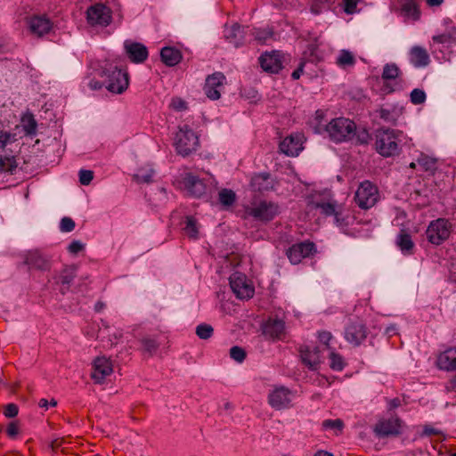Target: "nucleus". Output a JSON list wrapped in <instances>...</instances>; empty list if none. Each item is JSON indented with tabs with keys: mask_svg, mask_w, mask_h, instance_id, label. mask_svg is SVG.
Wrapping results in <instances>:
<instances>
[{
	"mask_svg": "<svg viewBox=\"0 0 456 456\" xmlns=\"http://www.w3.org/2000/svg\"><path fill=\"white\" fill-rule=\"evenodd\" d=\"M314 207L321 210L324 216H333L335 222L339 226L348 225L347 217L343 214V208L331 197L330 191H323L314 196L312 201Z\"/></svg>",
	"mask_w": 456,
	"mask_h": 456,
	"instance_id": "obj_1",
	"label": "nucleus"
},
{
	"mask_svg": "<svg viewBox=\"0 0 456 456\" xmlns=\"http://www.w3.org/2000/svg\"><path fill=\"white\" fill-rule=\"evenodd\" d=\"M376 150L384 157H391L400 152L399 143L403 132L394 129H379L376 135Z\"/></svg>",
	"mask_w": 456,
	"mask_h": 456,
	"instance_id": "obj_2",
	"label": "nucleus"
},
{
	"mask_svg": "<svg viewBox=\"0 0 456 456\" xmlns=\"http://www.w3.org/2000/svg\"><path fill=\"white\" fill-rule=\"evenodd\" d=\"M174 145L179 155L187 157L200 146L199 137L189 126L184 125L176 132Z\"/></svg>",
	"mask_w": 456,
	"mask_h": 456,
	"instance_id": "obj_3",
	"label": "nucleus"
},
{
	"mask_svg": "<svg viewBox=\"0 0 456 456\" xmlns=\"http://www.w3.org/2000/svg\"><path fill=\"white\" fill-rule=\"evenodd\" d=\"M355 124L345 118H333L326 126L330 140L336 142H341L350 140L355 133Z\"/></svg>",
	"mask_w": 456,
	"mask_h": 456,
	"instance_id": "obj_4",
	"label": "nucleus"
},
{
	"mask_svg": "<svg viewBox=\"0 0 456 456\" xmlns=\"http://www.w3.org/2000/svg\"><path fill=\"white\" fill-rule=\"evenodd\" d=\"M279 213L280 208L278 204L268 200L254 202L245 209V216H251L264 223L273 220Z\"/></svg>",
	"mask_w": 456,
	"mask_h": 456,
	"instance_id": "obj_5",
	"label": "nucleus"
},
{
	"mask_svg": "<svg viewBox=\"0 0 456 456\" xmlns=\"http://www.w3.org/2000/svg\"><path fill=\"white\" fill-rule=\"evenodd\" d=\"M452 231V224L448 219L437 218L428 224L427 239L430 243L438 246L449 239Z\"/></svg>",
	"mask_w": 456,
	"mask_h": 456,
	"instance_id": "obj_6",
	"label": "nucleus"
},
{
	"mask_svg": "<svg viewBox=\"0 0 456 456\" xmlns=\"http://www.w3.org/2000/svg\"><path fill=\"white\" fill-rule=\"evenodd\" d=\"M379 198L377 186L370 181L361 183L354 195L356 204L362 209L372 208L378 202Z\"/></svg>",
	"mask_w": 456,
	"mask_h": 456,
	"instance_id": "obj_7",
	"label": "nucleus"
},
{
	"mask_svg": "<svg viewBox=\"0 0 456 456\" xmlns=\"http://www.w3.org/2000/svg\"><path fill=\"white\" fill-rule=\"evenodd\" d=\"M344 333L348 343L358 346L367 338L369 330L363 321L356 317L349 319Z\"/></svg>",
	"mask_w": 456,
	"mask_h": 456,
	"instance_id": "obj_8",
	"label": "nucleus"
},
{
	"mask_svg": "<svg viewBox=\"0 0 456 456\" xmlns=\"http://www.w3.org/2000/svg\"><path fill=\"white\" fill-rule=\"evenodd\" d=\"M292 391L284 386H274L267 397L268 403L277 411L292 407Z\"/></svg>",
	"mask_w": 456,
	"mask_h": 456,
	"instance_id": "obj_9",
	"label": "nucleus"
},
{
	"mask_svg": "<svg viewBox=\"0 0 456 456\" xmlns=\"http://www.w3.org/2000/svg\"><path fill=\"white\" fill-rule=\"evenodd\" d=\"M403 421L397 416L380 419L373 428V432L379 437L397 436L402 433Z\"/></svg>",
	"mask_w": 456,
	"mask_h": 456,
	"instance_id": "obj_10",
	"label": "nucleus"
},
{
	"mask_svg": "<svg viewBox=\"0 0 456 456\" xmlns=\"http://www.w3.org/2000/svg\"><path fill=\"white\" fill-rule=\"evenodd\" d=\"M111 10L103 4H95L86 11V20L91 26L107 27L112 20Z\"/></svg>",
	"mask_w": 456,
	"mask_h": 456,
	"instance_id": "obj_11",
	"label": "nucleus"
},
{
	"mask_svg": "<svg viewBox=\"0 0 456 456\" xmlns=\"http://www.w3.org/2000/svg\"><path fill=\"white\" fill-rule=\"evenodd\" d=\"M113 370V362L110 358L98 356L93 362L91 379L96 384H102Z\"/></svg>",
	"mask_w": 456,
	"mask_h": 456,
	"instance_id": "obj_12",
	"label": "nucleus"
},
{
	"mask_svg": "<svg viewBox=\"0 0 456 456\" xmlns=\"http://www.w3.org/2000/svg\"><path fill=\"white\" fill-rule=\"evenodd\" d=\"M230 286L238 298L248 299L254 295V287L242 273H233L230 277Z\"/></svg>",
	"mask_w": 456,
	"mask_h": 456,
	"instance_id": "obj_13",
	"label": "nucleus"
},
{
	"mask_svg": "<svg viewBox=\"0 0 456 456\" xmlns=\"http://www.w3.org/2000/svg\"><path fill=\"white\" fill-rule=\"evenodd\" d=\"M108 77L109 83L107 89L110 92L114 94H122L127 89L129 80L126 71L115 67V69L108 74Z\"/></svg>",
	"mask_w": 456,
	"mask_h": 456,
	"instance_id": "obj_14",
	"label": "nucleus"
},
{
	"mask_svg": "<svg viewBox=\"0 0 456 456\" xmlns=\"http://www.w3.org/2000/svg\"><path fill=\"white\" fill-rule=\"evenodd\" d=\"M225 80V76L221 72H216L208 76L204 86L206 95L211 100H218Z\"/></svg>",
	"mask_w": 456,
	"mask_h": 456,
	"instance_id": "obj_15",
	"label": "nucleus"
},
{
	"mask_svg": "<svg viewBox=\"0 0 456 456\" xmlns=\"http://www.w3.org/2000/svg\"><path fill=\"white\" fill-rule=\"evenodd\" d=\"M284 55L279 51L265 53L259 58L262 69L269 73H278L283 67Z\"/></svg>",
	"mask_w": 456,
	"mask_h": 456,
	"instance_id": "obj_16",
	"label": "nucleus"
},
{
	"mask_svg": "<svg viewBox=\"0 0 456 456\" xmlns=\"http://www.w3.org/2000/svg\"><path fill=\"white\" fill-rule=\"evenodd\" d=\"M315 246L313 242L304 241L292 245L287 250V256L292 264H298L302 259L313 255Z\"/></svg>",
	"mask_w": 456,
	"mask_h": 456,
	"instance_id": "obj_17",
	"label": "nucleus"
},
{
	"mask_svg": "<svg viewBox=\"0 0 456 456\" xmlns=\"http://www.w3.org/2000/svg\"><path fill=\"white\" fill-rule=\"evenodd\" d=\"M305 137L302 134H293L285 137L280 143V150L288 156H297L303 150Z\"/></svg>",
	"mask_w": 456,
	"mask_h": 456,
	"instance_id": "obj_18",
	"label": "nucleus"
},
{
	"mask_svg": "<svg viewBox=\"0 0 456 456\" xmlns=\"http://www.w3.org/2000/svg\"><path fill=\"white\" fill-rule=\"evenodd\" d=\"M183 183L187 192L191 196L200 198L207 192V185L204 182L192 174H186Z\"/></svg>",
	"mask_w": 456,
	"mask_h": 456,
	"instance_id": "obj_19",
	"label": "nucleus"
},
{
	"mask_svg": "<svg viewBox=\"0 0 456 456\" xmlns=\"http://www.w3.org/2000/svg\"><path fill=\"white\" fill-rule=\"evenodd\" d=\"M248 28L241 27L239 24H233L225 29L224 37L226 40L238 47L242 45L246 40Z\"/></svg>",
	"mask_w": 456,
	"mask_h": 456,
	"instance_id": "obj_20",
	"label": "nucleus"
},
{
	"mask_svg": "<svg viewBox=\"0 0 456 456\" xmlns=\"http://www.w3.org/2000/svg\"><path fill=\"white\" fill-rule=\"evenodd\" d=\"M125 49L128 58L133 62L142 63L148 57V50L142 44L126 42Z\"/></svg>",
	"mask_w": 456,
	"mask_h": 456,
	"instance_id": "obj_21",
	"label": "nucleus"
},
{
	"mask_svg": "<svg viewBox=\"0 0 456 456\" xmlns=\"http://www.w3.org/2000/svg\"><path fill=\"white\" fill-rule=\"evenodd\" d=\"M264 334L273 339H282L285 336V325L281 320L269 319L264 326Z\"/></svg>",
	"mask_w": 456,
	"mask_h": 456,
	"instance_id": "obj_22",
	"label": "nucleus"
},
{
	"mask_svg": "<svg viewBox=\"0 0 456 456\" xmlns=\"http://www.w3.org/2000/svg\"><path fill=\"white\" fill-rule=\"evenodd\" d=\"M440 370L451 371L456 370V347H451L440 353L436 359Z\"/></svg>",
	"mask_w": 456,
	"mask_h": 456,
	"instance_id": "obj_23",
	"label": "nucleus"
},
{
	"mask_svg": "<svg viewBox=\"0 0 456 456\" xmlns=\"http://www.w3.org/2000/svg\"><path fill=\"white\" fill-rule=\"evenodd\" d=\"M300 356L303 363L306 365L310 370H315L318 369L321 362L320 351L318 347H301Z\"/></svg>",
	"mask_w": 456,
	"mask_h": 456,
	"instance_id": "obj_24",
	"label": "nucleus"
},
{
	"mask_svg": "<svg viewBox=\"0 0 456 456\" xmlns=\"http://www.w3.org/2000/svg\"><path fill=\"white\" fill-rule=\"evenodd\" d=\"M29 29L30 31L37 35V37H42L45 34H47L53 27V23L45 16H35L29 20Z\"/></svg>",
	"mask_w": 456,
	"mask_h": 456,
	"instance_id": "obj_25",
	"label": "nucleus"
},
{
	"mask_svg": "<svg viewBox=\"0 0 456 456\" xmlns=\"http://www.w3.org/2000/svg\"><path fill=\"white\" fill-rule=\"evenodd\" d=\"M404 18L418 20L420 11L416 0H401L400 7L396 9Z\"/></svg>",
	"mask_w": 456,
	"mask_h": 456,
	"instance_id": "obj_26",
	"label": "nucleus"
},
{
	"mask_svg": "<svg viewBox=\"0 0 456 456\" xmlns=\"http://www.w3.org/2000/svg\"><path fill=\"white\" fill-rule=\"evenodd\" d=\"M24 263L30 268L46 270L49 268V261L38 251H28L25 255Z\"/></svg>",
	"mask_w": 456,
	"mask_h": 456,
	"instance_id": "obj_27",
	"label": "nucleus"
},
{
	"mask_svg": "<svg viewBox=\"0 0 456 456\" xmlns=\"http://www.w3.org/2000/svg\"><path fill=\"white\" fill-rule=\"evenodd\" d=\"M410 61L416 68L426 67L429 63V55L423 47L413 46L410 51Z\"/></svg>",
	"mask_w": 456,
	"mask_h": 456,
	"instance_id": "obj_28",
	"label": "nucleus"
},
{
	"mask_svg": "<svg viewBox=\"0 0 456 456\" xmlns=\"http://www.w3.org/2000/svg\"><path fill=\"white\" fill-rule=\"evenodd\" d=\"M160 56L162 61L167 66H175L182 60V53L178 49L174 47H164L161 49Z\"/></svg>",
	"mask_w": 456,
	"mask_h": 456,
	"instance_id": "obj_29",
	"label": "nucleus"
},
{
	"mask_svg": "<svg viewBox=\"0 0 456 456\" xmlns=\"http://www.w3.org/2000/svg\"><path fill=\"white\" fill-rule=\"evenodd\" d=\"M141 350L149 356H153L159 347V343L155 337L144 336L141 338Z\"/></svg>",
	"mask_w": 456,
	"mask_h": 456,
	"instance_id": "obj_30",
	"label": "nucleus"
},
{
	"mask_svg": "<svg viewBox=\"0 0 456 456\" xmlns=\"http://www.w3.org/2000/svg\"><path fill=\"white\" fill-rule=\"evenodd\" d=\"M402 113V108H382L379 110V117L387 123L395 124Z\"/></svg>",
	"mask_w": 456,
	"mask_h": 456,
	"instance_id": "obj_31",
	"label": "nucleus"
},
{
	"mask_svg": "<svg viewBox=\"0 0 456 456\" xmlns=\"http://www.w3.org/2000/svg\"><path fill=\"white\" fill-rule=\"evenodd\" d=\"M418 165L427 172L434 173L436 170V159L428 155L421 154L417 159Z\"/></svg>",
	"mask_w": 456,
	"mask_h": 456,
	"instance_id": "obj_32",
	"label": "nucleus"
},
{
	"mask_svg": "<svg viewBox=\"0 0 456 456\" xmlns=\"http://www.w3.org/2000/svg\"><path fill=\"white\" fill-rule=\"evenodd\" d=\"M336 63L342 68L352 67L355 63V58L350 51L341 50L337 57Z\"/></svg>",
	"mask_w": 456,
	"mask_h": 456,
	"instance_id": "obj_33",
	"label": "nucleus"
},
{
	"mask_svg": "<svg viewBox=\"0 0 456 456\" xmlns=\"http://www.w3.org/2000/svg\"><path fill=\"white\" fill-rule=\"evenodd\" d=\"M399 67L395 63H387L383 68L382 79L395 80L401 75Z\"/></svg>",
	"mask_w": 456,
	"mask_h": 456,
	"instance_id": "obj_34",
	"label": "nucleus"
},
{
	"mask_svg": "<svg viewBox=\"0 0 456 456\" xmlns=\"http://www.w3.org/2000/svg\"><path fill=\"white\" fill-rule=\"evenodd\" d=\"M184 234L191 239H197L199 233V227L197 221L192 216H187L185 226L183 227Z\"/></svg>",
	"mask_w": 456,
	"mask_h": 456,
	"instance_id": "obj_35",
	"label": "nucleus"
},
{
	"mask_svg": "<svg viewBox=\"0 0 456 456\" xmlns=\"http://www.w3.org/2000/svg\"><path fill=\"white\" fill-rule=\"evenodd\" d=\"M250 36L254 37V39L261 44H265L267 41L273 38V32L269 29L253 28L248 29Z\"/></svg>",
	"mask_w": 456,
	"mask_h": 456,
	"instance_id": "obj_36",
	"label": "nucleus"
},
{
	"mask_svg": "<svg viewBox=\"0 0 456 456\" xmlns=\"http://www.w3.org/2000/svg\"><path fill=\"white\" fill-rule=\"evenodd\" d=\"M22 126L23 130L27 134L32 135L36 134L37 131V121L34 118V116L32 114H27L25 115L22 119Z\"/></svg>",
	"mask_w": 456,
	"mask_h": 456,
	"instance_id": "obj_37",
	"label": "nucleus"
},
{
	"mask_svg": "<svg viewBox=\"0 0 456 456\" xmlns=\"http://www.w3.org/2000/svg\"><path fill=\"white\" fill-rule=\"evenodd\" d=\"M397 244L401 250L404 252H411L414 246L411 236L404 231H402L399 234Z\"/></svg>",
	"mask_w": 456,
	"mask_h": 456,
	"instance_id": "obj_38",
	"label": "nucleus"
},
{
	"mask_svg": "<svg viewBox=\"0 0 456 456\" xmlns=\"http://www.w3.org/2000/svg\"><path fill=\"white\" fill-rule=\"evenodd\" d=\"M218 196L220 203L224 207L232 206L236 200L234 191L229 189H222Z\"/></svg>",
	"mask_w": 456,
	"mask_h": 456,
	"instance_id": "obj_39",
	"label": "nucleus"
},
{
	"mask_svg": "<svg viewBox=\"0 0 456 456\" xmlns=\"http://www.w3.org/2000/svg\"><path fill=\"white\" fill-rule=\"evenodd\" d=\"M195 333L200 339H208L213 336L214 329L210 324L201 323L196 327Z\"/></svg>",
	"mask_w": 456,
	"mask_h": 456,
	"instance_id": "obj_40",
	"label": "nucleus"
},
{
	"mask_svg": "<svg viewBox=\"0 0 456 456\" xmlns=\"http://www.w3.org/2000/svg\"><path fill=\"white\" fill-rule=\"evenodd\" d=\"M330 6V0H311V12L314 14H320L327 11Z\"/></svg>",
	"mask_w": 456,
	"mask_h": 456,
	"instance_id": "obj_41",
	"label": "nucleus"
},
{
	"mask_svg": "<svg viewBox=\"0 0 456 456\" xmlns=\"http://www.w3.org/2000/svg\"><path fill=\"white\" fill-rule=\"evenodd\" d=\"M322 428L325 429H334L336 435H339L342 433L344 428V422L340 419H326L322 422Z\"/></svg>",
	"mask_w": 456,
	"mask_h": 456,
	"instance_id": "obj_42",
	"label": "nucleus"
},
{
	"mask_svg": "<svg viewBox=\"0 0 456 456\" xmlns=\"http://www.w3.org/2000/svg\"><path fill=\"white\" fill-rule=\"evenodd\" d=\"M17 167L16 160L13 157L0 158V173L12 172Z\"/></svg>",
	"mask_w": 456,
	"mask_h": 456,
	"instance_id": "obj_43",
	"label": "nucleus"
},
{
	"mask_svg": "<svg viewBox=\"0 0 456 456\" xmlns=\"http://www.w3.org/2000/svg\"><path fill=\"white\" fill-rule=\"evenodd\" d=\"M76 276V268L74 266H69L62 270L60 281L62 284L69 285Z\"/></svg>",
	"mask_w": 456,
	"mask_h": 456,
	"instance_id": "obj_44",
	"label": "nucleus"
},
{
	"mask_svg": "<svg viewBox=\"0 0 456 456\" xmlns=\"http://www.w3.org/2000/svg\"><path fill=\"white\" fill-rule=\"evenodd\" d=\"M330 368L335 370H341L344 368V361L341 355L336 353H331L330 355Z\"/></svg>",
	"mask_w": 456,
	"mask_h": 456,
	"instance_id": "obj_45",
	"label": "nucleus"
},
{
	"mask_svg": "<svg viewBox=\"0 0 456 456\" xmlns=\"http://www.w3.org/2000/svg\"><path fill=\"white\" fill-rule=\"evenodd\" d=\"M230 356L238 362H242L246 358V352L240 346H232L230 349Z\"/></svg>",
	"mask_w": 456,
	"mask_h": 456,
	"instance_id": "obj_46",
	"label": "nucleus"
},
{
	"mask_svg": "<svg viewBox=\"0 0 456 456\" xmlns=\"http://www.w3.org/2000/svg\"><path fill=\"white\" fill-rule=\"evenodd\" d=\"M411 102L413 104H421L426 101V94L421 89H413L411 93Z\"/></svg>",
	"mask_w": 456,
	"mask_h": 456,
	"instance_id": "obj_47",
	"label": "nucleus"
},
{
	"mask_svg": "<svg viewBox=\"0 0 456 456\" xmlns=\"http://www.w3.org/2000/svg\"><path fill=\"white\" fill-rule=\"evenodd\" d=\"M152 175H153L152 170H148L145 172L141 171L134 175V179L137 183H149L151 182Z\"/></svg>",
	"mask_w": 456,
	"mask_h": 456,
	"instance_id": "obj_48",
	"label": "nucleus"
},
{
	"mask_svg": "<svg viewBox=\"0 0 456 456\" xmlns=\"http://www.w3.org/2000/svg\"><path fill=\"white\" fill-rule=\"evenodd\" d=\"M94 178V172L82 169L79 171V182L83 185H88Z\"/></svg>",
	"mask_w": 456,
	"mask_h": 456,
	"instance_id": "obj_49",
	"label": "nucleus"
},
{
	"mask_svg": "<svg viewBox=\"0 0 456 456\" xmlns=\"http://www.w3.org/2000/svg\"><path fill=\"white\" fill-rule=\"evenodd\" d=\"M75 228V222L70 217H63L60 224V229L63 232H69Z\"/></svg>",
	"mask_w": 456,
	"mask_h": 456,
	"instance_id": "obj_50",
	"label": "nucleus"
},
{
	"mask_svg": "<svg viewBox=\"0 0 456 456\" xmlns=\"http://www.w3.org/2000/svg\"><path fill=\"white\" fill-rule=\"evenodd\" d=\"M108 338L110 346L117 345L123 338V332L120 330H109Z\"/></svg>",
	"mask_w": 456,
	"mask_h": 456,
	"instance_id": "obj_51",
	"label": "nucleus"
},
{
	"mask_svg": "<svg viewBox=\"0 0 456 456\" xmlns=\"http://www.w3.org/2000/svg\"><path fill=\"white\" fill-rule=\"evenodd\" d=\"M361 0H343L344 11L347 14L356 12V7Z\"/></svg>",
	"mask_w": 456,
	"mask_h": 456,
	"instance_id": "obj_52",
	"label": "nucleus"
},
{
	"mask_svg": "<svg viewBox=\"0 0 456 456\" xmlns=\"http://www.w3.org/2000/svg\"><path fill=\"white\" fill-rule=\"evenodd\" d=\"M170 108L175 110L182 111L187 109V103L181 98L175 97L171 100Z\"/></svg>",
	"mask_w": 456,
	"mask_h": 456,
	"instance_id": "obj_53",
	"label": "nucleus"
},
{
	"mask_svg": "<svg viewBox=\"0 0 456 456\" xmlns=\"http://www.w3.org/2000/svg\"><path fill=\"white\" fill-rule=\"evenodd\" d=\"M19 433H20V426H19L18 422L13 421V422H11L7 426L6 434L10 438H12V439L16 438V436L19 435Z\"/></svg>",
	"mask_w": 456,
	"mask_h": 456,
	"instance_id": "obj_54",
	"label": "nucleus"
},
{
	"mask_svg": "<svg viewBox=\"0 0 456 456\" xmlns=\"http://www.w3.org/2000/svg\"><path fill=\"white\" fill-rule=\"evenodd\" d=\"M18 412L19 409L15 403H9L4 406V414L7 418H14Z\"/></svg>",
	"mask_w": 456,
	"mask_h": 456,
	"instance_id": "obj_55",
	"label": "nucleus"
},
{
	"mask_svg": "<svg viewBox=\"0 0 456 456\" xmlns=\"http://www.w3.org/2000/svg\"><path fill=\"white\" fill-rule=\"evenodd\" d=\"M85 246L83 243H81L78 240L72 241L68 248V250L71 254H77L78 252L82 251L84 249Z\"/></svg>",
	"mask_w": 456,
	"mask_h": 456,
	"instance_id": "obj_56",
	"label": "nucleus"
},
{
	"mask_svg": "<svg viewBox=\"0 0 456 456\" xmlns=\"http://www.w3.org/2000/svg\"><path fill=\"white\" fill-rule=\"evenodd\" d=\"M11 134L6 131H0V149H4L11 140Z\"/></svg>",
	"mask_w": 456,
	"mask_h": 456,
	"instance_id": "obj_57",
	"label": "nucleus"
},
{
	"mask_svg": "<svg viewBox=\"0 0 456 456\" xmlns=\"http://www.w3.org/2000/svg\"><path fill=\"white\" fill-rule=\"evenodd\" d=\"M318 338L322 343L328 346L329 342L332 338V335L330 331L323 330V331L319 332Z\"/></svg>",
	"mask_w": 456,
	"mask_h": 456,
	"instance_id": "obj_58",
	"label": "nucleus"
},
{
	"mask_svg": "<svg viewBox=\"0 0 456 456\" xmlns=\"http://www.w3.org/2000/svg\"><path fill=\"white\" fill-rule=\"evenodd\" d=\"M305 65V62L304 61H300L298 67L297 69H295L292 74H291V77L294 80H297L298 79L301 75L303 74L304 72V67Z\"/></svg>",
	"mask_w": 456,
	"mask_h": 456,
	"instance_id": "obj_59",
	"label": "nucleus"
},
{
	"mask_svg": "<svg viewBox=\"0 0 456 456\" xmlns=\"http://www.w3.org/2000/svg\"><path fill=\"white\" fill-rule=\"evenodd\" d=\"M62 443H63L62 438H57L51 442L50 447L53 451H56L62 445Z\"/></svg>",
	"mask_w": 456,
	"mask_h": 456,
	"instance_id": "obj_60",
	"label": "nucleus"
},
{
	"mask_svg": "<svg viewBox=\"0 0 456 456\" xmlns=\"http://www.w3.org/2000/svg\"><path fill=\"white\" fill-rule=\"evenodd\" d=\"M39 406L42 408H47L50 404L51 406H56L57 402L54 399H52L50 403L46 399H41L38 403Z\"/></svg>",
	"mask_w": 456,
	"mask_h": 456,
	"instance_id": "obj_61",
	"label": "nucleus"
},
{
	"mask_svg": "<svg viewBox=\"0 0 456 456\" xmlns=\"http://www.w3.org/2000/svg\"><path fill=\"white\" fill-rule=\"evenodd\" d=\"M401 404V401L398 398H394L388 401V407L389 410H394L397 407H399Z\"/></svg>",
	"mask_w": 456,
	"mask_h": 456,
	"instance_id": "obj_62",
	"label": "nucleus"
},
{
	"mask_svg": "<svg viewBox=\"0 0 456 456\" xmlns=\"http://www.w3.org/2000/svg\"><path fill=\"white\" fill-rule=\"evenodd\" d=\"M448 39V37L445 36V35H439V36H436L433 37V40L435 42H437V43H440V44H444L447 41Z\"/></svg>",
	"mask_w": 456,
	"mask_h": 456,
	"instance_id": "obj_63",
	"label": "nucleus"
},
{
	"mask_svg": "<svg viewBox=\"0 0 456 456\" xmlns=\"http://www.w3.org/2000/svg\"><path fill=\"white\" fill-rule=\"evenodd\" d=\"M444 0H427V4L429 6H439L443 4Z\"/></svg>",
	"mask_w": 456,
	"mask_h": 456,
	"instance_id": "obj_64",
	"label": "nucleus"
}]
</instances>
